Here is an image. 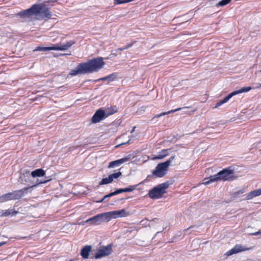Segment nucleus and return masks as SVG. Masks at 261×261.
Returning a JSON list of instances; mask_svg holds the SVG:
<instances>
[{
	"mask_svg": "<svg viewBox=\"0 0 261 261\" xmlns=\"http://www.w3.org/2000/svg\"><path fill=\"white\" fill-rule=\"evenodd\" d=\"M118 49V50H123V48H119V49Z\"/></svg>",
	"mask_w": 261,
	"mask_h": 261,
	"instance_id": "42",
	"label": "nucleus"
},
{
	"mask_svg": "<svg viewBox=\"0 0 261 261\" xmlns=\"http://www.w3.org/2000/svg\"><path fill=\"white\" fill-rule=\"evenodd\" d=\"M137 186H130L129 187L127 188H124V192H130L134 191L135 189Z\"/></svg>",
	"mask_w": 261,
	"mask_h": 261,
	"instance_id": "28",
	"label": "nucleus"
},
{
	"mask_svg": "<svg viewBox=\"0 0 261 261\" xmlns=\"http://www.w3.org/2000/svg\"><path fill=\"white\" fill-rule=\"evenodd\" d=\"M135 128H136V127H133V129L132 130V131L130 132L131 133H133L135 131Z\"/></svg>",
	"mask_w": 261,
	"mask_h": 261,
	"instance_id": "38",
	"label": "nucleus"
},
{
	"mask_svg": "<svg viewBox=\"0 0 261 261\" xmlns=\"http://www.w3.org/2000/svg\"><path fill=\"white\" fill-rule=\"evenodd\" d=\"M35 19H43L51 16V13L48 8L43 4H36L33 5Z\"/></svg>",
	"mask_w": 261,
	"mask_h": 261,
	"instance_id": "3",
	"label": "nucleus"
},
{
	"mask_svg": "<svg viewBox=\"0 0 261 261\" xmlns=\"http://www.w3.org/2000/svg\"><path fill=\"white\" fill-rule=\"evenodd\" d=\"M252 234L254 235V236H257L258 234H261V231H259L253 233Z\"/></svg>",
	"mask_w": 261,
	"mask_h": 261,
	"instance_id": "34",
	"label": "nucleus"
},
{
	"mask_svg": "<svg viewBox=\"0 0 261 261\" xmlns=\"http://www.w3.org/2000/svg\"><path fill=\"white\" fill-rule=\"evenodd\" d=\"M5 244V243H0V247L1 246H2L3 245H4Z\"/></svg>",
	"mask_w": 261,
	"mask_h": 261,
	"instance_id": "41",
	"label": "nucleus"
},
{
	"mask_svg": "<svg viewBox=\"0 0 261 261\" xmlns=\"http://www.w3.org/2000/svg\"><path fill=\"white\" fill-rule=\"evenodd\" d=\"M75 43L74 41L70 40L64 43L56 44L54 45V50L64 51L69 48L73 44Z\"/></svg>",
	"mask_w": 261,
	"mask_h": 261,
	"instance_id": "15",
	"label": "nucleus"
},
{
	"mask_svg": "<svg viewBox=\"0 0 261 261\" xmlns=\"http://www.w3.org/2000/svg\"><path fill=\"white\" fill-rule=\"evenodd\" d=\"M84 65L83 63L80 64L75 68L71 70L69 74L72 76H75L78 74L86 73Z\"/></svg>",
	"mask_w": 261,
	"mask_h": 261,
	"instance_id": "16",
	"label": "nucleus"
},
{
	"mask_svg": "<svg viewBox=\"0 0 261 261\" xmlns=\"http://www.w3.org/2000/svg\"><path fill=\"white\" fill-rule=\"evenodd\" d=\"M112 181L111 180L110 176H109L108 177H106L103 178L99 182V185H107L110 183H111Z\"/></svg>",
	"mask_w": 261,
	"mask_h": 261,
	"instance_id": "25",
	"label": "nucleus"
},
{
	"mask_svg": "<svg viewBox=\"0 0 261 261\" xmlns=\"http://www.w3.org/2000/svg\"><path fill=\"white\" fill-rule=\"evenodd\" d=\"M114 112L107 113L101 110H98L93 115L92 117V122L94 123H97L101 121L105 117L113 114Z\"/></svg>",
	"mask_w": 261,
	"mask_h": 261,
	"instance_id": "11",
	"label": "nucleus"
},
{
	"mask_svg": "<svg viewBox=\"0 0 261 261\" xmlns=\"http://www.w3.org/2000/svg\"><path fill=\"white\" fill-rule=\"evenodd\" d=\"M169 184L165 182L160 184L158 186L150 190L148 193L149 196L152 199H158L166 193V190L169 187Z\"/></svg>",
	"mask_w": 261,
	"mask_h": 261,
	"instance_id": "6",
	"label": "nucleus"
},
{
	"mask_svg": "<svg viewBox=\"0 0 261 261\" xmlns=\"http://www.w3.org/2000/svg\"><path fill=\"white\" fill-rule=\"evenodd\" d=\"M132 159V155L128 154L126 156L119 160L111 162L108 166L109 168H113L115 167L120 166V165L129 161Z\"/></svg>",
	"mask_w": 261,
	"mask_h": 261,
	"instance_id": "13",
	"label": "nucleus"
},
{
	"mask_svg": "<svg viewBox=\"0 0 261 261\" xmlns=\"http://www.w3.org/2000/svg\"><path fill=\"white\" fill-rule=\"evenodd\" d=\"M231 1V0H222L219 2L217 5L219 6H223L229 3Z\"/></svg>",
	"mask_w": 261,
	"mask_h": 261,
	"instance_id": "27",
	"label": "nucleus"
},
{
	"mask_svg": "<svg viewBox=\"0 0 261 261\" xmlns=\"http://www.w3.org/2000/svg\"><path fill=\"white\" fill-rule=\"evenodd\" d=\"M83 64L87 73L97 71L101 69L105 65V62L102 58H98L83 63Z\"/></svg>",
	"mask_w": 261,
	"mask_h": 261,
	"instance_id": "4",
	"label": "nucleus"
},
{
	"mask_svg": "<svg viewBox=\"0 0 261 261\" xmlns=\"http://www.w3.org/2000/svg\"><path fill=\"white\" fill-rule=\"evenodd\" d=\"M31 174L33 177H41L44 176L45 171L41 169H38L32 171Z\"/></svg>",
	"mask_w": 261,
	"mask_h": 261,
	"instance_id": "21",
	"label": "nucleus"
},
{
	"mask_svg": "<svg viewBox=\"0 0 261 261\" xmlns=\"http://www.w3.org/2000/svg\"><path fill=\"white\" fill-rule=\"evenodd\" d=\"M114 195H116V193H115V192H112L109 194L107 195V196H109V197H111V196H114Z\"/></svg>",
	"mask_w": 261,
	"mask_h": 261,
	"instance_id": "33",
	"label": "nucleus"
},
{
	"mask_svg": "<svg viewBox=\"0 0 261 261\" xmlns=\"http://www.w3.org/2000/svg\"><path fill=\"white\" fill-rule=\"evenodd\" d=\"M116 77L117 74L116 73H112L108 76L99 79L98 80L107 81L108 82H110L114 81L116 79Z\"/></svg>",
	"mask_w": 261,
	"mask_h": 261,
	"instance_id": "22",
	"label": "nucleus"
},
{
	"mask_svg": "<svg viewBox=\"0 0 261 261\" xmlns=\"http://www.w3.org/2000/svg\"><path fill=\"white\" fill-rule=\"evenodd\" d=\"M54 45L51 47H40L38 46L36 49L34 50V51H46L51 50H54Z\"/></svg>",
	"mask_w": 261,
	"mask_h": 261,
	"instance_id": "24",
	"label": "nucleus"
},
{
	"mask_svg": "<svg viewBox=\"0 0 261 261\" xmlns=\"http://www.w3.org/2000/svg\"><path fill=\"white\" fill-rule=\"evenodd\" d=\"M126 143H122L121 145L125 144Z\"/></svg>",
	"mask_w": 261,
	"mask_h": 261,
	"instance_id": "43",
	"label": "nucleus"
},
{
	"mask_svg": "<svg viewBox=\"0 0 261 261\" xmlns=\"http://www.w3.org/2000/svg\"><path fill=\"white\" fill-rule=\"evenodd\" d=\"M18 211H15L13 208H10L5 210H2L0 212L1 217L14 216L18 214Z\"/></svg>",
	"mask_w": 261,
	"mask_h": 261,
	"instance_id": "17",
	"label": "nucleus"
},
{
	"mask_svg": "<svg viewBox=\"0 0 261 261\" xmlns=\"http://www.w3.org/2000/svg\"><path fill=\"white\" fill-rule=\"evenodd\" d=\"M188 107H184L182 108H178V109H175V110H171V111H169L168 112H163V113H161L160 114H159V115H156L154 118H159L162 116H164V115H165L166 114H170V113H173V112H176V111H179L181 109H188Z\"/></svg>",
	"mask_w": 261,
	"mask_h": 261,
	"instance_id": "23",
	"label": "nucleus"
},
{
	"mask_svg": "<svg viewBox=\"0 0 261 261\" xmlns=\"http://www.w3.org/2000/svg\"><path fill=\"white\" fill-rule=\"evenodd\" d=\"M115 192L116 195H117V194L121 193L122 192H124V189H119L116 190Z\"/></svg>",
	"mask_w": 261,
	"mask_h": 261,
	"instance_id": "30",
	"label": "nucleus"
},
{
	"mask_svg": "<svg viewBox=\"0 0 261 261\" xmlns=\"http://www.w3.org/2000/svg\"><path fill=\"white\" fill-rule=\"evenodd\" d=\"M261 195V189L255 190L249 192L246 196L247 200H250L254 197L258 196Z\"/></svg>",
	"mask_w": 261,
	"mask_h": 261,
	"instance_id": "18",
	"label": "nucleus"
},
{
	"mask_svg": "<svg viewBox=\"0 0 261 261\" xmlns=\"http://www.w3.org/2000/svg\"><path fill=\"white\" fill-rule=\"evenodd\" d=\"M233 179H234L233 170L229 168L225 169L217 174L210 176L209 180L203 182V184L207 185L218 180H230Z\"/></svg>",
	"mask_w": 261,
	"mask_h": 261,
	"instance_id": "2",
	"label": "nucleus"
},
{
	"mask_svg": "<svg viewBox=\"0 0 261 261\" xmlns=\"http://www.w3.org/2000/svg\"><path fill=\"white\" fill-rule=\"evenodd\" d=\"M108 197H109V196H107V195H106V196H105L103 197V199H105L106 198H108Z\"/></svg>",
	"mask_w": 261,
	"mask_h": 261,
	"instance_id": "40",
	"label": "nucleus"
},
{
	"mask_svg": "<svg viewBox=\"0 0 261 261\" xmlns=\"http://www.w3.org/2000/svg\"><path fill=\"white\" fill-rule=\"evenodd\" d=\"M30 174L29 172H26L25 173H23V174H22L20 177V178L21 179V180L22 181H27V179L26 178H25V177H29V176H30Z\"/></svg>",
	"mask_w": 261,
	"mask_h": 261,
	"instance_id": "29",
	"label": "nucleus"
},
{
	"mask_svg": "<svg viewBox=\"0 0 261 261\" xmlns=\"http://www.w3.org/2000/svg\"><path fill=\"white\" fill-rule=\"evenodd\" d=\"M174 158V156H171L166 162L159 164L155 170L152 171V174L157 177H162L165 176L167 174L168 168L171 165Z\"/></svg>",
	"mask_w": 261,
	"mask_h": 261,
	"instance_id": "5",
	"label": "nucleus"
},
{
	"mask_svg": "<svg viewBox=\"0 0 261 261\" xmlns=\"http://www.w3.org/2000/svg\"><path fill=\"white\" fill-rule=\"evenodd\" d=\"M133 45V43H130L127 45L125 46L124 47H123V49H127L129 47H131Z\"/></svg>",
	"mask_w": 261,
	"mask_h": 261,
	"instance_id": "31",
	"label": "nucleus"
},
{
	"mask_svg": "<svg viewBox=\"0 0 261 261\" xmlns=\"http://www.w3.org/2000/svg\"><path fill=\"white\" fill-rule=\"evenodd\" d=\"M114 195H116V193H115V192H112L109 194L107 195V196H109V197H111V196H114Z\"/></svg>",
	"mask_w": 261,
	"mask_h": 261,
	"instance_id": "32",
	"label": "nucleus"
},
{
	"mask_svg": "<svg viewBox=\"0 0 261 261\" xmlns=\"http://www.w3.org/2000/svg\"><path fill=\"white\" fill-rule=\"evenodd\" d=\"M250 248H247L241 245H236L233 248L225 253V255L228 256L242 251L249 250Z\"/></svg>",
	"mask_w": 261,
	"mask_h": 261,
	"instance_id": "14",
	"label": "nucleus"
},
{
	"mask_svg": "<svg viewBox=\"0 0 261 261\" xmlns=\"http://www.w3.org/2000/svg\"><path fill=\"white\" fill-rule=\"evenodd\" d=\"M49 180V179L45 180L44 181H39L38 179H37L36 181V184L30 187L24 188L19 190L1 195L0 203H3L12 200L19 199L21 198L25 193H28L30 189L33 187H36L39 184L46 183Z\"/></svg>",
	"mask_w": 261,
	"mask_h": 261,
	"instance_id": "1",
	"label": "nucleus"
},
{
	"mask_svg": "<svg viewBox=\"0 0 261 261\" xmlns=\"http://www.w3.org/2000/svg\"><path fill=\"white\" fill-rule=\"evenodd\" d=\"M256 86L255 87H254V88H259L261 87V84H256Z\"/></svg>",
	"mask_w": 261,
	"mask_h": 261,
	"instance_id": "35",
	"label": "nucleus"
},
{
	"mask_svg": "<svg viewBox=\"0 0 261 261\" xmlns=\"http://www.w3.org/2000/svg\"><path fill=\"white\" fill-rule=\"evenodd\" d=\"M16 15L27 21L35 19L33 6L30 9L20 11Z\"/></svg>",
	"mask_w": 261,
	"mask_h": 261,
	"instance_id": "9",
	"label": "nucleus"
},
{
	"mask_svg": "<svg viewBox=\"0 0 261 261\" xmlns=\"http://www.w3.org/2000/svg\"><path fill=\"white\" fill-rule=\"evenodd\" d=\"M109 212L111 219L126 217L130 215V212L129 211H126L125 209H122L119 211H111Z\"/></svg>",
	"mask_w": 261,
	"mask_h": 261,
	"instance_id": "12",
	"label": "nucleus"
},
{
	"mask_svg": "<svg viewBox=\"0 0 261 261\" xmlns=\"http://www.w3.org/2000/svg\"><path fill=\"white\" fill-rule=\"evenodd\" d=\"M252 87H243L241 88L240 89L238 90L234 91L231 93H230L228 95H227L226 97H225L224 98H223L222 100H220L218 102H217L215 106V108H217L222 105L226 103L227 102L232 96L242 93L244 92H247L252 89Z\"/></svg>",
	"mask_w": 261,
	"mask_h": 261,
	"instance_id": "8",
	"label": "nucleus"
},
{
	"mask_svg": "<svg viewBox=\"0 0 261 261\" xmlns=\"http://www.w3.org/2000/svg\"><path fill=\"white\" fill-rule=\"evenodd\" d=\"M111 220L110 212H106L97 215L87 219L85 223L91 222L92 224L99 225L104 222H109Z\"/></svg>",
	"mask_w": 261,
	"mask_h": 261,
	"instance_id": "7",
	"label": "nucleus"
},
{
	"mask_svg": "<svg viewBox=\"0 0 261 261\" xmlns=\"http://www.w3.org/2000/svg\"><path fill=\"white\" fill-rule=\"evenodd\" d=\"M134 138V137L132 136L130 137L128 141L127 142V143H129Z\"/></svg>",
	"mask_w": 261,
	"mask_h": 261,
	"instance_id": "36",
	"label": "nucleus"
},
{
	"mask_svg": "<svg viewBox=\"0 0 261 261\" xmlns=\"http://www.w3.org/2000/svg\"><path fill=\"white\" fill-rule=\"evenodd\" d=\"M169 149H163L159 152V154L152 158V160H162L169 155Z\"/></svg>",
	"mask_w": 261,
	"mask_h": 261,
	"instance_id": "19",
	"label": "nucleus"
},
{
	"mask_svg": "<svg viewBox=\"0 0 261 261\" xmlns=\"http://www.w3.org/2000/svg\"><path fill=\"white\" fill-rule=\"evenodd\" d=\"M122 175L121 172H118L116 173H113L109 175L111 180L113 181L114 179H117Z\"/></svg>",
	"mask_w": 261,
	"mask_h": 261,
	"instance_id": "26",
	"label": "nucleus"
},
{
	"mask_svg": "<svg viewBox=\"0 0 261 261\" xmlns=\"http://www.w3.org/2000/svg\"><path fill=\"white\" fill-rule=\"evenodd\" d=\"M112 252V246L109 245L103 247L97 250L95 254L96 259L100 258L110 255Z\"/></svg>",
	"mask_w": 261,
	"mask_h": 261,
	"instance_id": "10",
	"label": "nucleus"
},
{
	"mask_svg": "<svg viewBox=\"0 0 261 261\" xmlns=\"http://www.w3.org/2000/svg\"><path fill=\"white\" fill-rule=\"evenodd\" d=\"M91 249V247L90 246H85L81 250V254L82 256L84 258H87Z\"/></svg>",
	"mask_w": 261,
	"mask_h": 261,
	"instance_id": "20",
	"label": "nucleus"
},
{
	"mask_svg": "<svg viewBox=\"0 0 261 261\" xmlns=\"http://www.w3.org/2000/svg\"><path fill=\"white\" fill-rule=\"evenodd\" d=\"M244 192V190H241V191H239L238 192V194L243 193Z\"/></svg>",
	"mask_w": 261,
	"mask_h": 261,
	"instance_id": "37",
	"label": "nucleus"
},
{
	"mask_svg": "<svg viewBox=\"0 0 261 261\" xmlns=\"http://www.w3.org/2000/svg\"><path fill=\"white\" fill-rule=\"evenodd\" d=\"M104 200H105V199H103V198L102 199L100 200L99 201H97V202H102Z\"/></svg>",
	"mask_w": 261,
	"mask_h": 261,
	"instance_id": "39",
	"label": "nucleus"
}]
</instances>
